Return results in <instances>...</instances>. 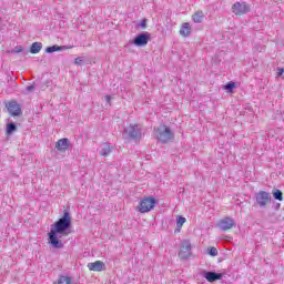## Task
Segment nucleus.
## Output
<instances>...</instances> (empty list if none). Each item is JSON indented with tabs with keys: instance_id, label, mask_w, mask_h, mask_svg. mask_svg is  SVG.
<instances>
[{
	"instance_id": "4be33fe9",
	"label": "nucleus",
	"mask_w": 284,
	"mask_h": 284,
	"mask_svg": "<svg viewBox=\"0 0 284 284\" xmlns=\"http://www.w3.org/2000/svg\"><path fill=\"white\" fill-rule=\"evenodd\" d=\"M20 52H26V48L23 45H17L12 50L8 51L9 54H20Z\"/></svg>"
},
{
	"instance_id": "aec40b11",
	"label": "nucleus",
	"mask_w": 284,
	"mask_h": 284,
	"mask_svg": "<svg viewBox=\"0 0 284 284\" xmlns=\"http://www.w3.org/2000/svg\"><path fill=\"white\" fill-rule=\"evenodd\" d=\"M57 284H72V277L67 275H60Z\"/></svg>"
},
{
	"instance_id": "6e6552de",
	"label": "nucleus",
	"mask_w": 284,
	"mask_h": 284,
	"mask_svg": "<svg viewBox=\"0 0 284 284\" xmlns=\"http://www.w3.org/2000/svg\"><path fill=\"white\" fill-rule=\"evenodd\" d=\"M201 276L207 281V283H216V281H223V273H216L215 271L203 270Z\"/></svg>"
},
{
	"instance_id": "a878e982",
	"label": "nucleus",
	"mask_w": 284,
	"mask_h": 284,
	"mask_svg": "<svg viewBox=\"0 0 284 284\" xmlns=\"http://www.w3.org/2000/svg\"><path fill=\"white\" fill-rule=\"evenodd\" d=\"M139 28H141L142 30H145V28H148V19H142L141 22L138 24Z\"/></svg>"
},
{
	"instance_id": "4468645a",
	"label": "nucleus",
	"mask_w": 284,
	"mask_h": 284,
	"mask_svg": "<svg viewBox=\"0 0 284 284\" xmlns=\"http://www.w3.org/2000/svg\"><path fill=\"white\" fill-rule=\"evenodd\" d=\"M68 49V47H63V45H59V44H54V45H51V47H47L44 52L47 54H52L54 52H61V50H65Z\"/></svg>"
},
{
	"instance_id": "5701e85b",
	"label": "nucleus",
	"mask_w": 284,
	"mask_h": 284,
	"mask_svg": "<svg viewBox=\"0 0 284 284\" xmlns=\"http://www.w3.org/2000/svg\"><path fill=\"white\" fill-rule=\"evenodd\" d=\"M234 88H236V82L230 81L224 85V90L226 92H234Z\"/></svg>"
},
{
	"instance_id": "f257e3e1",
	"label": "nucleus",
	"mask_w": 284,
	"mask_h": 284,
	"mask_svg": "<svg viewBox=\"0 0 284 284\" xmlns=\"http://www.w3.org/2000/svg\"><path fill=\"white\" fill-rule=\"evenodd\" d=\"M72 230V215L69 210L63 211L62 217L51 224L50 232L48 233L49 245L53 250H63L62 236H68Z\"/></svg>"
},
{
	"instance_id": "a211bd4d",
	"label": "nucleus",
	"mask_w": 284,
	"mask_h": 284,
	"mask_svg": "<svg viewBox=\"0 0 284 284\" xmlns=\"http://www.w3.org/2000/svg\"><path fill=\"white\" fill-rule=\"evenodd\" d=\"M14 132H17V123L9 122L7 124L6 134L10 136L11 134H14Z\"/></svg>"
},
{
	"instance_id": "ddd939ff",
	"label": "nucleus",
	"mask_w": 284,
	"mask_h": 284,
	"mask_svg": "<svg viewBox=\"0 0 284 284\" xmlns=\"http://www.w3.org/2000/svg\"><path fill=\"white\" fill-rule=\"evenodd\" d=\"M88 267L91 272H103V270H105V263L95 261L93 263H89Z\"/></svg>"
},
{
	"instance_id": "2eb2a0df",
	"label": "nucleus",
	"mask_w": 284,
	"mask_h": 284,
	"mask_svg": "<svg viewBox=\"0 0 284 284\" xmlns=\"http://www.w3.org/2000/svg\"><path fill=\"white\" fill-rule=\"evenodd\" d=\"M111 153H112V146L110 145V142L103 143L101 145L100 155L110 156Z\"/></svg>"
},
{
	"instance_id": "c756f323",
	"label": "nucleus",
	"mask_w": 284,
	"mask_h": 284,
	"mask_svg": "<svg viewBox=\"0 0 284 284\" xmlns=\"http://www.w3.org/2000/svg\"><path fill=\"white\" fill-rule=\"evenodd\" d=\"M283 74H284V69H278L277 77H283Z\"/></svg>"
},
{
	"instance_id": "dca6fc26",
	"label": "nucleus",
	"mask_w": 284,
	"mask_h": 284,
	"mask_svg": "<svg viewBox=\"0 0 284 284\" xmlns=\"http://www.w3.org/2000/svg\"><path fill=\"white\" fill-rule=\"evenodd\" d=\"M42 49H43V43H41V42H33V43L30 45L29 52H30L31 54H39Z\"/></svg>"
},
{
	"instance_id": "9b49d317",
	"label": "nucleus",
	"mask_w": 284,
	"mask_h": 284,
	"mask_svg": "<svg viewBox=\"0 0 284 284\" xmlns=\"http://www.w3.org/2000/svg\"><path fill=\"white\" fill-rule=\"evenodd\" d=\"M232 12L233 14L240 16L241 14H247V12H250V4H247L246 2H235L232 6Z\"/></svg>"
},
{
	"instance_id": "423d86ee",
	"label": "nucleus",
	"mask_w": 284,
	"mask_h": 284,
	"mask_svg": "<svg viewBox=\"0 0 284 284\" xmlns=\"http://www.w3.org/2000/svg\"><path fill=\"white\" fill-rule=\"evenodd\" d=\"M150 39H152V36L150 32H141L134 37L132 40L133 45H136V48H145L148 43L150 42Z\"/></svg>"
},
{
	"instance_id": "7c9ffc66",
	"label": "nucleus",
	"mask_w": 284,
	"mask_h": 284,
	"mask_svg": "<svg viewBox=\"0 0 284 284\" xmlns=\"http://www.w3.org/2000/svg\"><path fill=\"white\" fill-rule=\"evenodd\" d=\"M179 232H181V227L176 226V229L174 230V233L179 234Z\"/></svg>"
},
{
	"instance_id": "9d476101",
	"label": "nucleus",
	"mask_w": 284,
	"mask_h": 284,
	"mask_svg": "<svg viewBox=\"0 0 284 284\" xmlns=\"http://www.w3.org/2000/svg\"><path fill=\"white\" fill-rule=\"evenodd\" d=\"M236 226V222H234V219L232 217H224L217 222V227L222 232H227V230H232V227Z\"/></svg>"
},
{
	"instance_id": "0eeeda50",
	"label": "nucleus",
	"mask_w": 284,
	"mask_h": 284,
	"mask_svg": "<svg viewBox=\"0 0 284 284\" xmlns=\"http://www.w3.org/2000/svg\"><path fill=\"white\" fill-rule=\"evenodd\" d=\"M124 134L128 135V139L131 141H141V129H139V125L131 124L126 129H124Z\"/></svg>"
},
{
	"instance_id": "cd10ccee",
	"label": "nucleus",
	"mask_w": 284,
	"mask_h": 284,
	"mask_svg": "<svg viewBox=\"0 0 284 284\" xmlns=\"http://www.w3.org/2000/svg\"><path fill=\"white\" fill-rule=\"evenodd\" d=\"M74 63H75V65H83V59L82 58H75Z\"/></svg>"
},
{
	"instance_id": "412c9836",
	"label": "nucleus",
	"mask_w": 284,
	"mask_h": 284,
	"mask_svg": "<svg viewBox=\"0 0 284 284\" xmlns=\"http://www.w3.org/2000/svg\"><path fill=\"white\" fill-rule=\"evenodd\" d=\"M272 194L275 201H280V202L283 201V191L278 189H273Z\"/></svg>"
},
{
	"instance_id": "bb28decb",
	"label": "nucleus",
	"mask_w": 284,
	"mask_h": 284,
	"mask_svg": "<svg viewBox=\"0 0 284 284\" xmlns=\"http://www.w3.org/2000/svg\"><path fill=\"white\" fill-rule=\"evenodd\" d=\"M36 88H37V85H34V83H33V84L27 87V88H26V91H27L28 93H30V92H32L33 90H36Z\"/></svg>"
},
{
	"instance_id": "c85d7f7f",
	"label": "nucleus",
	"mask_w": 284,
	"mask_h": 284,
	"mask_svg": "<svg viewBox=\"0 0 284 284\" xmlns=\"http://www.w3.org/2000/svg\"><path fill=\"white\" fill-rule=\"evenodd\" d=\"M106 103H109V105L111 104L110 101H112V95H105L104 97Z\"/></svg>"
},
{
	"instance_id": "39448f33",
	"label": "nucleus",
	"mask_w": 284,
	"mask_h": 284,
	"mask_svg": "<svg viewBox=\"0 0 284 284\" xmlns=\"http://www.w3.org/2000/svg\"><path fill=\"white\" fill-rule=\"evenodd\" d=\"M178 256L181 261H187L192 256V242L190 240H182Z\"/></svg>"
},
{
	"instance_id": "2f4dec72",
	"label": "nucleus",
	"mask_w": 284,
	"mask_h": 284,
	"mask_svg": "<svg viewBox=\"0 0 284 284\" xmlns=\"http://www.w3.org/2000/svg\"><path fill=\"white\" fill-rule=\"evenodd\" d=\"M276 207H277V209L281 207V203H277V204H276Z\"/></svg>"
},
{
	"instance_id": "b1692460",
	"label": "nucleus",
	"mask_w": 284,
	"mask_h": 284,
	"mask_svg": "<svg viewBox=\"0 0 284 284\" xmlns=\"http://www.w3.org/2000/svg\"><path fill=\"white\" fill-rule=\"evenodd\" d=\"M185 221H187L185 217H183L182 215H179L176 217V227H183V224L185 223Z\"/></svg>"
},
{
	"instance_id": "f8f14e48",
	"label": "nucleus",
	"mask_w": 284,
	"mask_h": 284,
	"mask_svg": "<svg viewBox=\"0 0 284 284\" xmlns=\"http://www.w3.org/2000/svg\"><path fill=\"white\" fill-rule=\"evenodd\" d=\"M55 148L59 152H65V150H70V140L68 138L58 140Z\"/></svg>"
},
{
	"instance_id": "393cba45",
	"label": "nucleus",
	"mask_w": 284,
	"mask_h": 284,
	"mask_svg": "<svg viewBox=\"0 0 284 284\" xmlns=\"http://www.w3.org/2000/svg\"><path fill=\"white\" fill-rule=\"evenodd\" d=\"M207 254L210 256H219V250H216V247H214V246H211L207 248Z\"/></svg>"
},
{
	"instance_id": "f3484780",
	"label": "nucleus",
	"mask_w": 284,
	"mask_h": 284,
	"mask_svg": "<svg viewBox=\"0 0 284 284\" xmlns=\"http://www.w3.org/2000/svg\"><path fill=\"white\" fill-rule=\"evenodd\" d=\"M180 34L182 37H190V34H192V28L190 27L189 22L182 24V28L180 29Z\"/></svg>"
},
{
	"instance_id": "20e7f679",
	"label": "nucleus",
	"mask_w": 284,
	"mask_h": 284,
	"mask_svg": "<svg viewBox=\"0 0 284 284\" xmlns=\"http://www.w3.org/2000/svg\"><path fill=\"white\" fill-rule=\"evenodd\" d=\"M159 201H156V199H154V196H149V197H144L139 206L138 210L141 214H145L148 212H152V210H154V207L158 205Z\"/></svg>"
},
{
	"instance_id": "6ab92c4d",
	"label": "nucleus",
	"mask_w": 284,
	"mask_h": 284,
	"mask_svg": "<svg viewBox=\"0 0 284 284\" xmlns=\"http://www.w3.org/2000/svg\"><path fill=\"white\" fill-rule=\"evenodd\" d=\"M203 19H204L203 11H196L192 17V20L194 21V23H203Z\"/></svg>"
},
{
	"instance_id": "7ed1b4c3",
	"label": "nucleus",
	"mask_w": 284,
	"mask_h": 284,
	"mask_svg": "<svg viewBox=\"0 0 284 284\" xmlns=\"http://www.w3.org/2000/svg\"><path fill=\"white\" fill-rule=\"evenodd\" d=\"M254 201L257 207L265 209L272 203V194L267 191H258L254 194Z\"/></svg>"
},
{
	"instance_id": "1a4fd4ad",
	"label": "nucleus",
	"mask_w": 284,
	"mask_h": 284,
	"mask_svg": "<svg viewBox=\"0 0 284 284\" xmlns=\"http://www.w3.org/2000/svg\"><path fill=\"white\" fill-rule=\"evenodd\" d=\"M6 108L11 116H21L23 111H21V104L17 103V100H11L6 104Z\"/></svg>"
},
{
	"instance_id": "f03ea898",
	"label": "nucleus",
	"mask_w": 284,
	"mask_h": 284,
	"mask_svg": "<svg viewBox=\"0 0 284 284\" xmlns=\"http://www.w3.org/2000/svg\"><path fill=\"white\" fill-rule=\"evenodd\" d=\"M153 132L155 134V139L163 145L174 141V132H172V129L165 124H160L158 128H154Z\"/></svg>"
}]
</instances>
